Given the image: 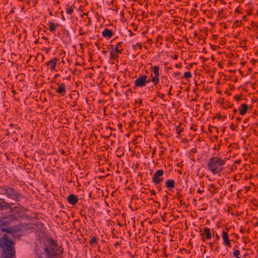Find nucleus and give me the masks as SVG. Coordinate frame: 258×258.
<instances>
[{
    "label": "nucleus",
    "mask_w": 258,
    "mask_h": 258,
    "mask_svg": "<svg viewBox=\"0 0 258 258\" xmlns=\"http://www.w3.org/2000/svg\"><path fill=\"white\" fill-rule=\"evenodd\" d=\"M66 12L68 14L72 15L74 12V8L73 6H67L66 8Z\"/></svg>",
    "instance_id": "6ab92c4d"
},
{
    "label": "nucleus",
    "mask_w": 258,
    "mask_h": 258,
    "mask_svg": "<svg viewBox=\"0 0 258 258\" xmlns=\"http://www.w3.org/2000/svg\"><path fill=\"white\" fill-rule=\"evenodd\" d=\"M153 75H151V81L153 83L154 85H156L159 83V68L158 66H154L152 68Z\"/></svg>",
    "instance_id": "39448f33"
},
{
    "label": "nucleus",
    "mask_w": 258,
    "mask_h": 258,
    "mask_svg": "<svg viewBox=\"0 0 258 258\" xmlns=\"http://www.w3.org/2000/svg\"><path fill=\"white\" fill-rule=\"evenodd\" d=\"M0 245L2 248L6 252H11L14 251L12 245L13 242L10 240L6 235H5L0 240Z\"/></svg>",
    "instance_id": "f03ea898"
},
{
    "label": "nucleus",
    "mask_w": 258,
    "mask_h": 258,
    "mask_svg": "<svg viewBox=\"0 0 258 258\" xmlns=\"http://www.w3.org/2000/svg\"><path fill=\"white\" fill-rule=\"evenodd\" d=\"M157 188H158L159 190H161V189H160V188H159V187H157Z\"/></svg>",
    "instance_id": "58836bf2"
},
{
    "label": "nucleus",
    "mask_w": 258,
    "mask_h": 258,
    "mask_svg": "<svg viewBox=\"0 0 258 258\" xmlns=\"http://www.w3.org/2000/svg\"><path fill=\"white\" fill-rule=\"evenodd\" d=\"M234 98L236 101H238L240 99V96L239 95L235 96Z\"/></svg>",
    "instance_id": "393cba45"
},
{
    "label": "nucleus",
    "mask_w": 258,
    "mask_h": 258,
    "mask_svg": "<svg viewBox=\"0 0 258 258\" xmlns=\"http://www.w3.org/2000/svg\"><path fill=\"white\" fill-rule=\"evenodd\" d=\"M163 174L164 172L162 169L158 170L155 172L153 176L152 177L153 182L155 184H159L162 182L163 180Z\"/></svg>",
    "instance_id": "423d86ee"
},
{
    "label": "nucleus",
    "mask_w": 258,
    "mask_h": 258,
    "mask_svg": "<svg viewBox=\"0 0 258 258\" xmlns=\"http://www.w3.org/2000/svg\"><path fill=\"white\" fill-rule=\"evenodd\" d=\"M175 74L177 76H179L180 75L179 73H175Z\"/></svg>",
    "instance_id": "72a5a7b5"
},
{
    "label": "nucleus",
    "mask_w": 258,
    "mask_h": 258,
    "mask_svg": "<svg viewBox=\"0 0 258 258\" xmlns=\"http://www.w3.org/2000/svg\"><path fill=\"white\" fill-rule=\"evenodd\" d=\"M157 188H158L159 190H161V189H160V188H159V187H157Z\"/></svg>",
    "instance_id": "ea45409f"
},
{
    "label": "nucleus",
    "mask_w": 258,
    "mask_h": 258,
    "mask_svg": "<svg viewBox=\"0 0 258 258\" xmlns=\"http://www.w3.org/2000/svg\"><path fill=\"white\" fill-rule=\"evenodd\" d=\"M230 128L232 130H234V126H233V125L232 124L230 126Z\"/></svg>",
    "instance_id": "c85d7f7f"
},
{
    "label": "nucleus",
    "mask_w": 258,
    "mask_h": 258,
    "mask_svg": "<svg viewBox=\"0 0 258 258\" xmlns=\"http://www.w3.org/2000/svg\"><path fill=\"white\" fill-rule=\"evenodd\" d=\"M132 47L134 50H136L137 48H139L140 49H142V44L140 43H137L136 44L133 45Z\"/></svg>",
    "instance_id": "412c9836"
},
{
    "label": "nucleus",
    "mask_w": 258,
    "mask_h": 258,
    "mask_svg": "<svg viewBox=\"0 0 258 258\" xmlns=\"http://www.w3.org/2000/svg\"><path fill=\"white\" fill-rule=\"evenodd\" d=\"M79 31H80V32H80V35H83V34H84V32H81V31H82V29H79Z\"/></svg>",
    "instance_id": "cd10ccee"
},
{
    "label": "nucleus",
    "mask_w": 258,
    "mask_h": 258,
    "mask_svg": "<svg viewBox=\"0 0 258 258\" xmlns=\"http://www.w3.org/2000/svg\"><path fill=\"white\" fill-rule=\"evenodd\" d=\"M208 190L210 192L211 195L213 196L216 192L217 187L214 184H210L208 185Z\"/></svg>",
    "instance_id": "f3484780"
},
{
    "label": "nucleus",
    "mask_w": 258,
    "mask_h": 258,
    "mask_svg": "<svg viewBox=\"0 0 258 258\" xmlns=\"http://www.w3.org/2000/svg\"><path fill=\"white\" fill-rule=\"evenodd\" d=\"M123 50L122 42L117 43L116 45L114 51L118 53H121Z\"/></svg>",
    "instance_id": "dca6fc26"
},
{
    "label": "nucleus",
    "mask_w": 258,
    "mask_h": 258,
    "mask_svg": "<svg viewBox=\"0 0 258 258\" xmlns=\"http://www.w3.org/2000/svg\"><path fill=\"white\" fill-rule=\"evenodd\" d=\"M7 253L8 254L7 255H6L5 258H13V255L14 253V251L11 252V253L10 252H7Z\"/></svg>",
    "instance_id": "b1692460"
},
{
    "label": "nucleus",
    "mask_w": 258,
    "mask_h": 258,
    "mask_svg": "<svg viewBox=\"0 0 258 258\" xmlns=\"http://www.w3.org/2000/svg\"><path fill=\"white\" fill-rule=\"evenodd\" d=\"M181 132V131H179L178 132V134H179Z\"/></svg>",
    "instance_id": "e433bc0d"
},
{
    "label": "nucleus",
    "mask_w": 258,
    "mask_h": 258,
    "mask_svg": "<svg viewBox=\"0 0 258 258\" xmlns=\"http://www.w3.org/2000/svg\"><path fill=\"white\" fill-rule=\"evenodd\" d=\"M113 35V32L107 28H105L102 32V36L107 39L111 38Z\"/></svg>",
    "instance_id": "f8f14e48"
},
{
    "label": "nucleus",
    "mask_w": 258,
    "mask_h": 258,
    "mask_svg": "<svg viewBox=\"0 0 258 258\" xmlns=\"http://www.w3.org/2000/svg\"><path fill=\"white\" fill-rule=\"evenodd\" d=\"M226 163V159L219 156H214L210 158L207 162L208 170L213 175L220 174L224 168L223 166Z\"/></svg>",
    "instance_id": "f257e3e1"
},
{
    "label": "nucleus",
    "mask_w": 258,
    "mask_h": 258,
    "mask_svg": "<svg viewBox=\"0 0 258 258\" xmlns=\"http://www.w3.org/2000/svg\"><path fill=\"white\" fill-rule=\"evenodd\" d=\"M201 235L202 236V239L204 240L205 239H210L211 238V229L207 227H204Z\"/></svg>",
    "instance_id": "6e6552de"
},
{
    "label": "nucleus",
    "mask_w": 258,
    "mask_h": 258,
    "mask_svg": "<svg viewBox=\"0 0 258 258\" xmlns=\"http://www.w3.org/2000/svg\"><path fill=\"white\" fill-rule=\"evenodd\" d=\"M216 238L217 240L219 239V236L217 234L216 235Z\"/></svg>",
    "instance_id": "2f4dec72"
},
{
    "label": "nucleus",
    "mask_w": 258,
    "mask_h": 258,
    "mask_svg": "<svg viewBox=\"0 0 258 258\" xmlns=\"http://www.w3.org/2000/svg\"><path fill=\"white\" fill-rule=\"evenodd\" d=\"M203 192H204V190H200V189H199L198 190V192L199 193V194H202Z\"/></svg>",
    "instance_id": "bb28decb"
},
{
    "label": "nucleus",
    "mask_w": 258,
    "mask_h": 258,
    "mask_svg": "<svg viewBox=\"0 0 258 258\" xmlns=\"http://www.w3.org/2000/svg\"><path fill=\"white\" fill-rule=\"evenodd\" d=\"M67 200L68 202L73 205H76L78 201V197L73 194L69 195L67 198Z\"/></svg>",
    "instance_id": "9b49d317"
},
{
    "label": "nucleus",
    "mask_w": 258,
    "mask_h": 258,
    "mask_svg": "<svg viewBox=\"0 0 258 258\" xmlns=\"http://www.w3.org/2000/svg\"><path fill=\"white\" fill-rule=\"evenodd\" d=\"M233 254L235 257H238L240 255V251L238 249H234Z\"/></svg>",
    "instance_id": "5701e85b"
},
{
    "label": "nucleus",
    "mask_w": 258,
    "mask_h": 258,
    "mask_svg": "<svg viewBox=\"0 0 258 258\" xmlns=\"http://www.w3.org/2000/svg\"><path fill=\"white\" fill-rule=\"evenodd\" d=\"M171 87H172L171 86V87H170V88L169 92V94H170V91H171Z\"/></svg>",
    "instance_id": "f704fd0d"
},
{
    "label": "nucleus",
    "mask_w": 258,
    "mask_h": 258,
    "mask_svg": "<svg viewBox=\"0 0 258 258\" xmlns=\"http://www.w3.org/2000/svg\"><path fill=\"white\" fill-rule=\"evenodd\" d=\"M58 87L55 88L56 92L64 96L66 93V86L64 83H57Z\"/></svg>",
    "instance_id": "0eeeda50"
},
{
    "label": "nucleus",
    "mask_w": 258,
    "mask_h": 258,
    "mask_svg": "<svg viewBox=\"0 0 258 258\" xmlns=\"http://www.w3.org/2000/svg\"><path fill=\"white\" fill-rule=\"evenodd\" d=\"M184 77L186 79H189L191 77V74L190 72H186L184 73Z\"/></svg>",
    "instance_id": "4be33fe9"
},
{
    "label": "nucleus",
    "mask_w": 258,
    "mask_h": 258,
    "mask_svg": "<svg viewBox=\"0 0 258 258\" xmlns=\"http://www.w3.org/2000/svg\"><path fill=\"white\" fill-rule=\"evenodd\" d=\"M236 111H237L236 109H234V110H233V113H235L236 112Z\"/></svg>",
    "instance_id": "473e14b6"
},
{
    "label": "nucleus",
    "mask_w": 258,
    "mask_h": 258,
    "mask_svg": "<svg viewBox=\"0 0 258 258\" xmlns=\"http://www.w3.org/2000/svg\"><path fill=\"white\" fill-rule=\"evenodd\" d=\"M155 193V191H152V194H154Z\"/></svg>",
    "instance_id": "a19ab883"
},
{
    "label": "nucleus",
    "mask_w": 258,
    "mask_h": 258,
    "mask_svg": "<svg viewBox=\"0 0 258 258\" xmlns=\"http://www.w3.org/2000/svg\"><path fill=\"white\" fill-rule=\"evenodd\" d=\"M98 242V238L96 236L93 237L90 241V243L92 246H94V244H97Z\"/></svg>",
    "instance_id": "aec40b11"
},
{
    "label": "nucleus",
    "mask_w": 258,
    "mask_h": 258,
    "mask_svg": "<svg viewBox=\"0 0 258 258\" xmlns=\"http://www.w3.org/2000/svg\"><path fill=\"white\" fill-rule=\"evenodd\" d=\"M48 26L49 31L52 33H54L55 32L57 27H58L59 25L57 23L48 22Z\"/></svg>",
    "instance_id": "ddd939ff"
},
{
    "label": "nucleus",
    "mask_w": 258,
    "mask_h": 258,
    "mask_svg": "<svg viewBox=\"0 0 258 258\" xmlns=\"http://www.w3.org/2000/svg\"><path fill=\"white\" fill-rule=\"evenodd\" d=\"M222 237L224 241V244L229 247H231V244L230 243V240L229 238V236L228 233L225 231H223L222 233Z\"/></svg>",
    "instance_id": "1a4fd4ad"
},
{
    "label": "nucleus",
    "mask_w": 258,
    "mask_h": 258,
    "mask_svg": "<svg viewBox=\"0 0 258 258\" xmlns=\"http://www.w3.org/2000/svg\"><path fill=\"white\" fill-rule=\"evenodd\" d=\"M164 94H162V95L160 96V97H161V98H164Z\"/></svg>",
    "instance_id": "7c9ffc66"
},
{
    "label": "nucleus",
    "mask_w": 258,
    "mask_h": 258,
    "mask_svg": "<svg viewBox=\"0 0 258 258\" xmlns=\"http://www.w3.org/2000/svg\"><path fill=\"white\" fill-rule=\"evenodd\" d=\"M165 185L168 189L173 188L175 186V181L173 179H169L166 181Z\"/></svg>",
    "instance_id": "2eb2a0df"
},
{
    "label": "nucleus",
    "mask_w": 258,
    "mask_h": 258,
    "mask_svg": "<svg viewBox=\"0 0 258 258\" xmlns=\"http://www.w3.org/2000/svg\"><path fill=\"white\" fill-rule=\"evenodd\" d=\"M110 58H111L112 59H116L119 57L118 54L117 53V52H116L114 51V50H112V51H110Z\"/></svg>",
    "instance_id": "a211bd4d"
},
{
    "label": "nucleus",
    "mask_w": 258,
    "mask_h": 258,
    "mask_svg": "<svg viewBox=\"0 0 258 258\" xmlns=\"http://www.w3.org/2000/svg\"><path fill=\"white\" fill-rule=\"evenodd\" d=\"M157 188H158L159 190H161V189H160V188H159V187H157Z\"/></svg>",
    "instance_id": "4c0bfd02"
},
{
    "label": "nucleus",
    "mask_w": 258,
    "mask_h": 258,
    "mask_svg": "<svg viewBox=\"0 0 258 258\" xmlns=\"http://www.w3.org/2000/svg\"><path fill=\"white\" fill-rule=\"evenodd\" d=\"M141 103H142V101L140 100V102H139V103L141 104Z\"/></svg>",
    "instance_id": "c9c22d12"
},
{
    "label": "nucleus",
    "mask_w": 258,
    "mask_h": 258,
    "mask_svg": "<svg viewBox=\"0 0 258 258\" xmlns=\"http://www.w3.org/2000/svg\"><path fill=\"white\" fill-rule=\"evenodd\" d=\"M57 61L58 59L56 57H54L47 62L46 64L47 66L49 67V68L51 70L53 71L55 69Z\"/></svg>",
    "instance_id": "9d476101"
},
{
    "label": "nucleus",
    "mask_w": 258,
    "mask_h": 258,
    "mask_svg": "<svg viewBox=\"0 0 258 258\" xmlns=\"http://www.w3.org/2000/svg\"><path fill=\"white\" fill-rule=\"evenodd\" d=\"M237 121H240L241 120V118H240V117H237Z\"/></svg>",
    "instance_id": "c756f323"
},
{
    "label": "nucleus",
    "mask_w": 258,
    "mask_h": 258,
    "mask_svg": "<svg viewBox=\"0 0 258 258\" xmlns=\"http://www.w3.org/2000/svg\"><path fill=\"white\" fill-rule=\"evenodd\" d=\"M182 197V196L180 195V193H177V198L178 199H180Z\"/></svg>",
    "instance_id": "a878e982"
},
{
    "label": "nucleus",
    "mask_w": 258,
    "mask_h": 258,
    "mask_svg": "<svg viewBox=\"0 0 258 258\" xmlns=\"http://www.w3.org/2000/svg\"><path fill=\"white\" fill-rule=\"evenodd\" d=\"M236 257V258H240L239 256H238V257Z\"/></svg>",
    "instance_id": "79ce46f5"
},
{
    "label": "nucleus",
    "mask_w": 258,
    "mask_h": 258,
    "mask_svg": "<svg viewBox=\"0 0 258 258\" xmlns=\"http://www.w3.org/2000/svg\"><path fill=\"white\" fill-rule=\"evenodd\" d=\"M248 109V105L246 104H242L239 108V113L241 115H244L246 113V112Z\"/></svg>",
    "instance_id": "4468645a"
},
{
    "label": "nucleus",
    "mask_w": 258,
    "mask_h": 258,
    "mask_svg": "<svg viewBox=\"0 0 258 258\" xmlns=\"http://www.w3.org/2000/svg\"><path fill=\"white\" fill-rule=\"evenodd\" d=\"M150 81L147 75H140L139 77L135 80L134 84L136 87H144Z\"/></svg>",
    "instance_id": "7ed1b4c3"
},
{
    "label": "nucleus",
    "mask_w": 258,
    "mask_h": 258,
    "mask_svg": "<svg viewBox=\"0 0 258 258\" xmlns=\"http://www.w3.org/2000/svg\"><path fill=\"white\" fill-rule=\"evenodd\" d=\"M2 191L3 194L6 195L8 197L13 200H16L19 197V193L14 188L11 187L3 188Z\"/></svg>",
    "instance_id": "20e7f679"
}]
</instances>
